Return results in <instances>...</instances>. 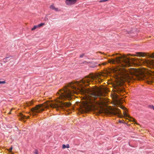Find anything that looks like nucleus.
<instances>
[{
	"mask_svg": "<svg viewBox=\"0 0 154 154\" xmlns=\"http://www.w3.org/2000/svg\"><path fill=\"white\" fill-rule=\"evenodd\" d=\"M99 74H90L84 78L80 82H72L68 86H65L63 89L58 92V98L65 100L71 98L72 94L79 93L85 95V100L82 106V112L95 110L96 107L93 103L97 98L103 96L100 90L93 87L91 88H85L84 87L89 85L90 82L100 83L102 80Z\"/></svg>",
	"mask_w": 154,
	"mask_h": 154,
	"instance_id": "f257e3e1",
	"label": "nucleus"
},
{
	"mask_svg": "<svg viewBox=\"0 0 154 154\" xmlns=\"http://www.w3.org/2000/svg\"><path fill=\"white\" fill-rule=\"evenodd\" d=\"M117 74L118 78L122 82L135 80H145L148 83L150 84L154 81L151 76L146 75L143 71L138 69L133 68L130 72L125 69H120Z\"/></svg>",
	"mask_w": 154,
	"mask_h": 154,
	"instance_id": "f03ea898",
	"label": "nucleus"
},
{
	"mask_svg": "<svg viewBox=\"0 0 154 154\" xmlns=\"http://www.w3.org/2000/svg\"><path fill=\"white\" fill-rule=\"evenodd\" d=\"M71 103L69 102H63L57 100L55 102L45 103L42 104L36 105L31 109L33 116L42 112L45 108H48L49 106L51 108L56 109L57 110L63 109L64 107H69Z\"/></svg>",
	"mask_w": 154,
	"mask_h": 154,
	"instance_id": "7ed1b4c3",
	"label": "nucleus"
},
{
	"mask_svg": "<svg viewBox=\"0 0 154 154\" xmlns=\"http://www.w3.org/2000/svg\"><path fill=\"white\" fill-rule=\"evenodd\" d=\"M131 60L132 62L134 61L135 60V59L132 58L131 60L129 58L124 56H123L117 57L115 59L109 60L108 62L111 64L119 63L120 65L124 67L131 65Z\"/></svg>",
	"mask_w": 154,
	"mask_h": 154,
	"instance_id": "20e7f679",
	"label": "nucleus"
},
{
	"mask_svg": "<svg viewBox=\"0 0 154 154\" xmlns=\"http://www.w3.org/2000/svg\"><path fill=\"white\" fill-rule=\"evenodd\" d=\"M99 111L101 113H103L108 115H117L119 116L121 114L120 110L116 108H110L109 109H105L102 110H99Z\"/></svg>",
	"mask_w": 154,
	"mask_h": 154,
	"instance_id": "39448f33",
	"label": "nucleus"
},
{
	"mask_svg": "<svg viewBox=\"0 0 154 154\" xmlns=\"http://www.w3.org/2000/svg\"><path fill=\"white\" fill-rule=\"evenodd\" d=\"M78 0H66V4L68 5H71L75 4Z\"/></svg>",
	"mask_w": 154,
	"mask_h": 154,
	"instance_id": "423d86ee",
	"label": "nucleus"
},
{
	"mask_svg": "<svg viewBox=\"0 0 154 154\" xmlns=\"http://www.w3.org/2000/svg\"><path fill=\"white\" fill-rule=\"evenodd\" d=\"M19 119L20 120H23L24 122H25L24 119H27L29 117L28 116H26L23 115L21 113H19Z\"/></svg>",
	"mask_w": 154,
	"mask_h": 154,
	"instance_id": "0eeeda50",
	"label": "nucleus"
},
{
	"mask_svg": "<svg viewBox=\"0 0 154 154\" xmlns=\"http://www.w3.org/2000/svg\"><path fill=\"white\" fill-rule=\"evenodd\" d=\"M115 91H116L117 93L119 94L121 93L123 91V89H122L120 87L116 86L115 88Z\"/></svg>",
	"mask_w": 154,
	"mask_h": 154,
	"instance_id": "6e6552de",
	"label": "nucleus"
},
{
	"mask_svg": "<svg viewBox=\"0 0 154 154\" xmlns=\"http://www.w3.org/2000/svg\"><path fill=\"white\" fill-rule=\"evenodd\" d=\"M120 107L122 109L125 110V111H124L123 112V114H124V116L125 117H128L129 118V116L128 115V114H127V113L126 112V110H127L126 108L125 107L123 106H121Z\"/></svg>",
	"mask_w": 154,
	"mask_h": 154,
	"instance_id": "1a4fd4ad",
	"label": "nucleus"
},
{
	"mask_svg": "<svg viewBox=\"0 0 154 154\" xmlns=\"http://www.w3.org/2000/svg\"><path fill=\"white\" fill-rule=\"evenodd\" d=\"M136 55H132L143 57H144L145 55V53L143 52H136Z\"/></svg>",
	"mask_w": 154,
	"mask_h": 154,
	"instance_id": "9d476101",
	"label": "nucleus"
},
{
	"mask_svg": "<svg viewBox=\"0 0 154 154\" xmlns=\"http://www.w3.org/2000/svg\"><path fill=\"white\" fill-rule=\"evenodd\" d=\"M147 63L149 65L154 66V61L153 60H148L147 61Z\"/></svg>",
	"mask_w": 154,
	"mask_h": 154,
	"instance_id": "9b49d317",
	"label": "nucleus"
},
{
	"mask_svg": "<svg viewBox=\"0 0 154 154\" xmlns=\"http://www.w3.org/2000/svg\"><path fill=\"white\" fill-rule=\"evenodd\" d=\"M50 8L52 10H54L56 11H59L58 9L56 8L53 5H51L50 6Z\"/></svg>",
	"mask_w": 154,
	"mask_h": 154,
	"instance_id": "f8f14e48",
	"label": "nucleus"
},
{
	"mask_svg": "<svg viewBox=\"0 0 154 154\" xmlns=\"http://www.w3.org/2000/svg\"><path fill=\"white\" fill-rule=\"evenodd\" d=\"M34 101L33 100H32L31 101L28 102L26 103V105L28 106H30L33 104Z\"/></svg>",
	"mask_w": 154,
	"mask_h": 154,
	"instance_id": "ddd939ff",
	"label": "nucleus"
},
{
	"mask_svg": "<svg viewBox=\"0 0 154 154\" xmlns=\"http://www.w3.org/2000/svg\"><path fill=\"white\" fill-rule=\"evenodd\" d=\"M130 121H132L134 122V124H136L137 125H139V124L137 123L135 121V119H133L132 118H130Z\"/></svg>",
	"mask_w": 154,
	"mask_h": 154,
	"instance_id": "4468645a",
	"label": "nucleus"
},
{
	"mask_svg": "<svg viewBox=\"0 0 154 154\" xmlns=\"http://www.w3.org/2000/svg\"><path fill=\"white\" fill-rule=\"evenodd\" d=\"M69 144H67L66 145H65L64 144H63L62 146V148L63 149H64L65 148H69Z\"/></svg>",
	"mask_w": 154,
	"mask_h": 154,
	"instance_id": "2eb2a0df",
	"label": "nucleus"
},
{
	"mask_svg": "<svg viewBox=\"0 0 154 154\" xmlns=\"http://www.w3.org/2000/svg\"><path fill=\"white\" fill-rule=\"evenodd\" d=\"M38 28V25L35 26L33 28H32L31 30L33 31Z\"/></svg>",
	"mask_w": 154,
	"mask_h": 154,
	"instance_id": "dca6fc26",
	"label": "nucleus"
},
{
	"mask_svg": "<svg viewBox=\"0 0 154 154\" xmlns=\"http://www.w3.org/2000/svg\"><path fill=\"white\" fill-rule=\"evenodd\" d=\"M149 56L150 57L154 58V53L149 55Z\"/></svg>",
	"mask_w": 154,
	"mask_h": 154,
	"instance_id": "f3484780",
	"label": "nucleus"
},
{
	"mask_svg": "<svg viewBox=\"0 0 154 154\" xmlns=\"http://www.w3.org/2000/svg\"><path fill=\"white\" fill-rule=\"evenodd\" d=\"M45 24L44 23H41L38 25V28H39V27H40L45 25Z\"/></svg>",
	"mask_w": 154,
	"mask_h": 154,
	"instance_id": "a211bd4d",
	"label": "nucleus"
},
{
	"mask_svg": "<svg viewBox=\"0 0 154 154\" xmlns=\"http://www.w3.org/2000/svg\"><path fill=\"white\" fill-rule=\"evenodd\" d=\"M9 58L8 57H6L3 60L4 62H7V60Z\"/></svg>",
	"mask_w": 154,
	"mask_h": 154,
	"instance_id": "6ab92c4d",
	"label": "nucleus"
},
{
	"mask_svg": "<svg viewBox=\"0 0 154 154\" xmlns=\"http://www.w3.org/2000/svg\"><path fill=\"white\" fill-rule=\"evenodd\" d=\"M12 149V147H11L8 150L9 152H11Z\"/></svg>",
	"mask_w": 154,
	"mask_h": 154,
	"instance_id": "aec40b11",
	"label": "nucleus"
},
{
	"mask_svg": "<svg viewBox=\"0 0 154 154\" xmlns=\"http://www.w3.org/2000/svg\"><path fill=\"white\" fill-rule=\"evenodd\" d=\"M5 81H0V84H5Z\"/></svg>",
	"mask_w": 154,
	"mask_h": 154,
	"instance_id": "412c9836",
	"label": "nucleus"
},
{
	"mask_svg": "<svg viewBox=\"0 0 154 154\" xmlns=\"http://www.w3.org/2000/svg\"><path fill=\"white\" fill-rule=\"evenodd\" d=\"M34 153L35 154H38V151L37 150H35Z\"/></svg>",
	"mask_w": 154,
	"mask_h": 154,
	"instance_id": "4be33fe9",
	"label": "nucleus"
},
{
	"mask_svg": "<svg viewBox=\"0 0 154 154\" xmlns=\"http://www.w3.org/2000/svg\"><path fill=\"white\" fill-rule=\"evenodd\" d=\"M84 54H81L80 55V57L82 58V57H83L84 56Z\"/></svg>",
	"mask_w": 154,
	"mask_h": 154,
	"instance_id": "5701e85b",
	"label": "nucleus"
},
{
	"mask_svg": "<svg viewBox=\"0 0 154 154\" xmlns=\"http://www.w3.org/2000/svg\"><path fill=\"white\" fill-rule=\"evenodd\" d=\"M106 2V1H105V0H100L99 1V2Z\"/></svg>",
	"mask_w": 154,
	"mask_h": 154,
	"instance_id": "b1692460",
	"label": "nucleus"
},
{
	"mask_svg": "<svg viewBox=\"0 0 154 154\" xmlns=\"http://www.w3.org/2000/svg\"><path fill=\"white\" fill-rule=\"evenodd\" d=\"M150 107L151 108L153 109L154 110V106H153L152 105V106H150Z\"/></svg>",
	"mask_w": 154,
	"mask_h": 154,
	"instance_id": "393cba45",
	"label": "nucleus"
},
{
	"mask_svg": "<svg viewBox=\"0 0 154 154\" xmlns=\"http://www.w3.org/2000/svg\"><path fill=\"white\" fill-rule=\"evenodd\" d=\"M102 64L103 65H105V64H106V63H102Z\"/></svg>",
	"mask_w": 154,
	"mask_h": 154,
	"instance_id": "a878e982",
	"label": "nucleus"
},
{
	"mask_svg": "<svg viewBox=\"0 0 154 154\" xmlns=\"http://www.w3.org/2000/svg\"><path fill=\"white\" fill-rule=\"evenodd\" d=\"M11 111L10 112H9V114H11Z\"/></svg>",
	"mask_w": 154,
	"mask_h": 154,
	"instance_id": "bb28decb",
	"label": "nucleus"
},
{
	"mask_svg": "<svg viewBox=\"0 0 154 154\" xmlns=\"http://www.w3.org/2000/svg\"><path fill=\"white\" fill-rule=\"evenodd\" d=\"M87 63V62L86 61H85L84 62V63Z\"/></svg>",
	"mask_w": 154,
	"mask_h": 154,
	"instance_id": "cd10ccee",
	"label": "nucleus"
},
{
	"mask_svg": "<svg viewBox=\"0 0 154 154\" xmlns=\"http://www.w3.org/2000/svg\"><path fill=\"white\" fill-rule=\"evenodd\" d=\"M117 103H120V102H117Z\"/></svg>",
	"mask_w": 154,
	"mask_h": 154,
	"instance_id": "c85d7f7f",
	"label": "nucleus"
},
{
	"mask_svg": "<svg viewBox=\"0 0 154 154\" xmlns=\"http://www.w3.org/2000/svg\"><path fill=\"white\" fill-rule=\"evenodd\" d=\"M108 0H105V1H106H106H108Z\"/></svg>",
	"mask_w": 154,
	"mask_h": 154,
	"instance_id": "c756f323",
	"label": "nucleus"
},
{
	"mask_svg": "<svg viewBox=\"0 0 154 154\" xmlns=\"http://www.w3.org/2000/svg\"><path fill=\"white\" fill-rule=\"evenodd\" d=\"M128 125H130L129 124Z\"/></svg>",
	"mask_w": 154,
	"mask_h": 154,
	"instance_id": "7c9ffc66",
	"label": "nucleus"
}]
</instances>
